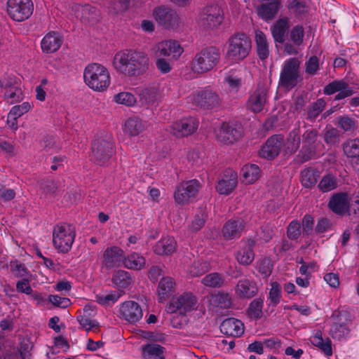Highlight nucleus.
I'll return each mask as SVG.
<instances>
[{
	"label": "nucleus",
	"instance_id": "nucleus-28",
	"mask_svg": "<svg viewBox=\"0 0 359 359\" xmlns=\"http://www.w3.org/2000/svg\"><path fill=\"white\" fill-rule=\"evenodd\" d=\"M158 51L161 56L166 57L172 55L173 57L177 58L183 53V48L178 41L168 40L162 41L158 44Z\"/></svg>",
	"mask_w": 359,
	"mask_h": 359
},
{
	"label": "nucleus",
	"instance_id": "nucleus-14",
	"mask_svg": "<svg viewBox=\"0 0 359 359\" xmlns=\"http://www.w3.org/2000/svg\"><path fill=\"white\" fill-rule=\"evenodd\" d=\"M196 304V297L191 292H184L178 297H172L167 311L168 313H173L179 310L180 314H185L194 310Z\"/></svg>",
	"mask_w": 359,
	"mask_h": 359
},
{
	"label": "nucleus",
	"instance_id": "nucleus-4",
	"mask_svg": "<svg viewBox=\"0 0 359 359\" xmlns=\"http://www.w3.org/2000/svg\"><path fill=\"white\" fill-rule=\"evenodd\" d=\"M252 48L250 38L243 32H237L228 40L226 56L233 60H243L247 57Z\"/></svg>",
	"mask_w": 359,
	"mask_h": 359
},
{
	"label": "nucleus",
	"instance_id": "nucleus-57",
	"mask_svg": "<svg viewBox=\"0 0 359 359\" xmlns=\"http://www.w3.org/2000/svg\"><path fill=\"white\" fill-rule=\"evenodd\" d=\"M350 332L348 325H332L330 330V336L334 339L341 340L346 337Z\"/></svg>",
	"mask_w": 359,
	"mask_h": 359
},
{
	"label": "nucleus",
	"instance_id": "nucleus-15",
	"mask_svg": "<svg viewBox=\"0 0 359 359\" xmlns=\"http://www.w3.org/2000/svg\"><path fill=\"white\" fill-rule=\"evenodd\" d=\"M76 18L86 25H95L100 22L101 13L95 6L88 4H76L73 7Z\"/></svg>",
	"mask_w": 359,
	"mask_h": 359
},
{
	"label": "nucleus",
	"instance_id": "nucleus-19",
	"mask_svg": "<svg viewBox=\"0 0 359 359\" xmlns=\"http://www.w3.org/2000/svg\"><path fill=\"white\" fill-rule=\"evenodd\" d=\"M119 311L123 318L130 323H135L139 321L143 316L140 305L134 301L123 302L121 305Z\"/></svg>",
	"mask_w": 359,
	"mask_h": 359
},
{
	"label": "nucleus",
	"instance_id": "nucleus-11",
	"mask_svg": "<svg viewBox=\"0 0 359 359\" xmlns=\"http://www.w3.org/2000/svg\"><path fill=\"white\" fill-rule=\"evenodd\" d=\"M223 20V13L217 4L205 6L200 13L198 24L205 30L217 28Z\"/></svg>",
	"mask_w": 359,
	"mask_h": 359
},
{
	"label": "nucleus",
	"instance_id": "nucleus-27",
	"mask_svg": "<svg viewBox=\"0 0 359 359\" xmlns=\"http://www.w3.org/2000/svg\"><path fill=\"white\" fill-rule=\"evenodd\" d=\"M236 292L241 299H250L258 292L256 283L248 279L240 280L236 285Z\"/></svg>",
	"mask_w": 359,
	"mask_h": 359
},
{
	"label": "nucleus",
	"instance_id": "nucleus-25",
	"mask_svg": "<svg viewBox=\"0 0 359 359\" xmlns=\"http://www.w3.org/2000/svg\"><path fill=\"white\" fill-rule=\"evenodd\" d=\"M245 223L243 219H230L224 225L222 234L225 239L232 240L239 238L243 231Z\"/></svg>",
	"mask_w": 359,
	"mask_h": 359
},
{
	"label": "nucleus",
	"instance_id": "nucleus-31",
	"mask_svg": "<svg viewBox=\"0 0 359 359\" xmlns=\"http://www.w3.org/2000/svg\"><path fill=\"white\" fill-rule=\"evenodd\" d=\"M177 243L172 237L161 238L154 246V252L159 255H169L172 254L176 249Z\"/></svg>",
	"mask_w": 359,
	"mask_h": 359
},
{
	"label": "nucleus",
	"instance_id": "nucleus-33",
	"mask_svg": "<svg viewBox=\"0 0 359 359\" xmlns=\"http://www.w3.org/2000/svg\"><path fill=\"white\" fill-rule=\"evenodd\" d=\"M255 41L259 58L262 60H266L269 57V50L266 36L263 32H256Z\"/></svg>",
	"mask_w": 359,
	"mask_h": 359
},
{
	"label": "nucleus",
	"instance_id": "nucleus-26",
	"mask_svg": "<svg viewBox=\"0 0 359 359\" xmlns=\"http://www.w3.org/2000/svg\"><path fill=\"white\" fill-rule=\"evenodd\" d=\"M280 5V1L262 4L257 7V15L265 21L272 20L278 14Z\"/></svg>",
	"mask_w": 359,
	"mask_h": 359
},
{
	"label": "nucleus",
	"instance_id": "nucleus-17",
	"mask_svg": "<svg viewBox=\"0 0 359 359\" xmlns=\"http://www.w3.org/2000/svg\"><path fill=\"white\" fill-rule=\"evenodd\" d=\"M268 88L264 83L257 84L256 90L249 97L247 107L254 113L262 111L267 99Z\"/></svg>",
	"mask_w": 359,
	"mask_h": 359
},
{
	"label": "nucleus",
	"instance_id": "nucleus-61",
	"mask_svg": "<svg viewBox=\"0 0 359 359\" xmlns=\"http://www.w3.org/2000/svg\"><path fill=\"white\" fill-rule=\"evenodd\" d=\"M341 133L336 128H326L324 133V141L327 144H334L339 142Z\"/></svg>",
	"mask_w": 359,
	"mask_h": 359
},
{
	"label": "nucleus",
	"instance_id": "nucleus-47",
	"mask_svg": "<svg viewBox=\"0 0 359 359\" xmlns=\"http://www.w3.org/2000/svg\"><path fill=\"white\" fill-rule=\"evenodd\" d=\"M335 125L344 132L354 131L358 128V121L347 116L337 117Z\"/></svg>",
	"mask_w": 359,
	"mask_h": 359
},
{
	"label": "nucleus",
	"instance_id": "nucleus-54",
	"mask_svg": "<svg viewBox=\"0 0 359 359\" xmlns=\"http://www.w3.org/2000/svg\"><path fill=\"white\" fill-rule=\"evenodd\" d=\"M271 285V288L269 294V306L271 304L273 306H276L280 303L281 298V286L276 281L272 282Z\"/></svg>",
	"mask_w": 359,
	"mask_h": 359
},
{
	"label": "nucleus",
	"instance_id": "nucleus-34",
	"mask_svg": "<svg viewBox=\"0 0 359 359\" xmlns=\"http://www.w3.org/2000/svg\"><path fill=\"white\" fill-rule=\"evenodd\" d=\"M301 183L304 188H311L316 185L320 177L319 172L308 168L303 170L300 173Z\"/></svg>",
	"mask_w": 359,
	"mask_h": 359
},
{
	"label": "nucleus",
	"instance_id": "nucleus-51",
	"mask_svg": "<svg viewBox=\"0 0 359 359\" xmlns=\"http://www.w3.org/2000/svg\"><path fill=\"white\" fill-rule=\"evenodd\" d=\"M207 218L205 210L203 208H199L196 213L189 229L193 232H197L205 225Z\"/></svg>",
	"mask_w": 359,
	"mask_h": 359
},
{
	"label": "nucleus",
	"instance_id": "nucleus-32",
	"mask_svg": "<svg viewBox=\"0 0 359 359\" xmlns=\"http://www.w3.org/2000/svg\"><path fill=\"white\" fill-rule=\"evenodd\" d=\"M254 246L255 241L250 240L247 245L236 252V259L240 264L248 266L253 262L255 259Z\"/></svg>",
	"mask_w": 359,
	"mask_h": 359
},
{
	"label": "nucleus",
	"instance_id": "nucleus-40",
	"mask_svg": "<svg viewBox=\"0 0 359 359\" xmlns=\"http://www.w3.org/2000/svg\"><path fill=\"white\" fill-rule=\"evenodd\" d=\"M301 138L299 133V129L292 130L288 134L286 142V153L294 154L299 148Z\"/></svg>",
	"mask_w": 359,
	"mask_h": 359
},
{
	"label": "nucleus",
	"instance_id": "nucleus-44",
	"mask_svg": "<svg viewBox=\"0 0 359 359\" xmlns=\"http://www.w3.org/2000/svg\"><path fill=\"white\" fill-rule=\"evenodd\" d=\"M337 186V180L335 176L332 174H327L323 177L318 184V188L321 192L325 193L335 189Z\"/></svg>",
	"mask_w": 359,
	"mask_h": 359
},
{
	"label": "nucleus",
	"instance_id": "nucleus-45",
	"mask_svg": "<svg viewBox=\"0 0 359 359\" xmlns=\"http://www.w3.org/2000/svg\"><path fill=\"white\" fill-rule=\"evenodd\" d=\"M139 96L142 105H153L157 100V91L153 88H147L140 91Z\"/></svg>",
	"mask_w": 359,
	"mask_h": 359
},
{
	"label": "nucleus",
	"instance_id": "nucleus-6",
	"mask_svg": "<svg viewBox=\"0 0 359 359\" xmlns=\"http://www.w3.org/2000/svg\"><path fill=\"white\" fill-rule=\"evenodd\" d=\"M114 153V142L111 137L98 138L92 142L90 161L99 165H104Z\"/></svg>",
	"mask_w": 359,
	"mask_h": 359
},
{
	"label": "nucleus",
	"instance_id": "nucleus-30",
	"mask_svg": "<svg viewBox=\"0 0 359 359\" xmlns=\"http://www.w3.org/2000/svg\"><path fill=\"white\" fill-rule=\"evenodd\" d=\"M175 283L170 277H163L158 286V302L163 303L168 299L174 292Z\"/></svg>",
	"mask_w": 359,
	"mask_h": 359
},
{
	"label": "nucleus",
	"instance_id": "nucleus-36",
	"mask_svg": "<svg viewBox=\"0 0 359 359\" xmlns=\"http://www.w3.org/2000/svg\"><path fill=\"white\" fill-rule=\"evenodd\" d=\"M263 299L260 297L255 299L250 302L248 308L247 309V315L249 318L255 320L261 319L263 316Z\"/></svg>",
	"mask_w": 359,
	"mask_h": 359
},
{
	"label": "nucleus",
	"instance_id": "nucleus-16",
	"mask_svg": "<svg viewBox=\"0 0 359 359\" xmlns=\"http://www.w3.org/2000/svg\"><path fill=\"white\" fill-rule=\"evenodd\" d=\"M284 144V137L281 135H273L269 137L259 151V156L268 160L277 157Z\"/></svg>",
	"mask_w": 359,
	"mask_h": 359
},
{
	"label": "nucleus",
	"instance_id": "nucleus-10",
	"mask_svg": "<svg viewBox=\"0 0 359 359\" xmlns=\"http://www.w3.org/2000/svg\"><path fill=\"white\" fill-rule=\"evenodd\" d=\"M153 15L158 26L163 29L175 30L180 26V17L177 11L168 6H156L153 11Z\"/></svg>",
	"mask_w": 359,
	"mask_h": 359
},
{
	"label": "nucleus",
	"instance_id": "nucleus-53",
	"mask_svg": "<svg viewBox=\"0 0 359 359\" xmlns=\"http://www.w3.org/2000/svg\"><path fill=\"white\" fill-rule=\"evenodd\" d=\"M202 282L208 287H219L224 284V280L219 273H211L205 276Z\"/></svg>",
	"mask_w": 359,
	"mask_h": 359
},
{
	"label": "nucleus",
	"instance_id": "nucleus-41",
	"mask_svg": "<svg viewBox=\"0 0 359 359\" xmlns=\"http://www.w3.org/2000/svg\"><path fill=\"white\" fill-rule=\"evenodd\" d=\"M287 8L299 20L303 19L308 13L307 5L303 1L292 0L288 3Z\"/></svg>",
	"mask_w": 359,
	"mask_h": 359
},
{
	"label": "nucleus",
	"instance_id": "nucleus-3",
	"mask_svg": "<svg viewBox=\"0 0 359 359\" xmlns=\"http://www.w3.org/2000/svg\"><path fill=\"white\" fill-rule=\"evenodd\" d=\"M219 60L220 51L218 48L205 47L195 55L191 62V68L195 73L204 74L216 67Z\"/></svg>",
	"mask_w": 359,
	"mask_h": 359
},
{
	"label": "nucleus",
	"instance_id": "nucleus-46",
	"mask_svg": "<svg viewBox=\"0 0 359 359\" xmlns=\"http://www.w3.org/2000/svg\"><path fill=\"white\" fill-rule=\"evenodd\" d=\"M210 269V264L206 261H195L189 268V273L191 276L198 277Z\"/></svg>",
	"mask_w": 359,
	"mask_h": 359
},
{
	"label": "nucleus",
	"instance_id": "nucleus-52",
	"mask_svg": "<svg viewBox=\"0 0 359 359\" xmlns=\"http://www.w3.org/2000/svg\"><path fill=\"white\" fill-rule=\"evenodd\" d=\"M311 344L318 347L327 356L332 355V342L329 338L324 341L323 337H312L311 339Z\"/></svg>",
	"mask_w": 359,
	"mask_h": 359
},
{
	"label": "nucleus",
	"instance_id": "nucleus-56",
	"mask_svg": "<svg viewBox=\"0 0 359 359\" xmlns=\"http://www.w3.org/2000/svg\"><path fill=\"white\" fill-rule=\"evenodd\" d=\"M304 37V29L301 25H297L292 27L290 32V40L295 46H299L303 43Z\"/></svg>",
	"mask_w": 359,
	"mask_h": 359
},
{
	"label": "nucleus",
	"instance_id": "nucleus-22",
	"mask_svg": "<svg viewBox=\"0 0 359 359\" xmlns=\"http://www.w3.org/2000/svg\"><path fill=\"white\" fill-rule=\"evenodd\" d=\"M124 251L118 246L107 248L103 255V263L104 266L109 269L119 266V264L124 259Z\"/></svg>",
	"mask_w": 359,
	"mask_h": 359
},
{
	"label": "nucleus",
	"instance_id": "nucleus-12",
	"mask_svg": "<svg viewBox=\"0 0 359 359\" xmlns=\"http://www.w3.org/2000/svg\"><path fill=\"white\" fill-rule=\"evenodd\" d=\"M6 11L14 21L22 22L32 15L34 4L32 0H8Z\"/></svg>",
	"mask_w": 359,
	"mask_h": 359
},
{
	"label": "nucleus",
	"instance_id": "nucleus-50",
	"mask_svg": "<svg viewBox=\"0 0 359 359\" xmlns=\"http://www.w3.org/2000/svg\"><path fill=\"white\" fill-rule=\"evenodd\" d=\"M11 271L12 274L16 278H29L31 273L25 264L21 263L18 260L12 261L10 264Z\"/></svg>",
	"mask_w": 359,
	"mask_h": 359
},
{
	"label": "nucleus",
	"instance_id": "nucleus-58",
	"mask_svg": "<svg viewBox=\"0 0 359 359\" xmlns=\"http://www.w3.org/2000/svg\"><path fill=\"white\" fill-rule=\"evenodd\" d=\"M33 348V344L32 342L26 339H23L20 344V348L17 349H14L13 351L19 354L22 359H30L31 353L30 351Z\"/></svg>",
	"mask_w": 359,
	"mask_h": 359
},
{
	"label": "nucleus",
	"instance_id": "nucleus-7",
	"mask_svg": "<svg viewBox=\"0 0 359 359\" xmlns=\"http://www.w3.org/2000/svg\"><path fill=\"white\" fill-rule=\"evenodd\" d=\"M300 62L297 57L286 60L280 74L279 86L285 88L292 89L302 81L299 74Z\"/></svg>",
	"mask_w": 359,
	"mask_h": 359
},
{
	"label": "nucleus",
	"instance_id": "nucleus-24",
	"mask_svg": "<svg viewBox=\"0 0 359 359\" xmlns=\"http://www.w3.org/2000/svg\"><path fill=\"white\" fill-rule=\"evenodd\" d=\"M63 43V37L55 32H50L43 38L41 46L43 52L52 53L56 52Z\"/></svg>",
	"mask_w": 359,
	"mask_h": 359
},
{
	"label": "nucleus",
	"instance_id": "nucleus-20",
	"mask_svg": "<svg viewBox=\"0 0 359 359\" xmlns=\"http://www.w3.org/2000/svg\"><path fill=\"white\" fill-rule=\"evenodd\" d=\"M172 133L177 137L190 135L198 128L196 120L192 117L182 118L172 125Z\"/></svg>",
	"mask_w": 359,
	"mask_h": 359
},
{
	"label": "nucleus",
	"instance_id": "nucleus-55",
	"mask_svg": "<svg viewBox=\"0 0 359 359\" xmlns=\"http://www.w3.org/2000/svg\"><path fill=\"white\" fill-rule=\"evenodd\" d=\"M332 318L334 319L332 325H347L351 322V313L346 310L337 309L333 311Z\"/></svg>",
	"mask_w": 359,
	"mask_h": 359
},
{
	"label": "nucleus",
	"instance_id": "nucleus-64",
	"mask_svg": "<svg viewBox=\"0 0 359 359\" xmlns=\"http://www.w3.org/2000/svg\"><path fill=\"white\" fill-rule=\"evenodd\" d=\"M301 235V224L297 220L292 221L287 228V236L290 240H296Z\"/></svg>",
	"mask_w": 359,
	"mask_h": 359
},
{
	"label": "nucleus",
	"instance_id": "nucleus-60",
	"mask_svg": "<svg viewBox=\"0 0 359 359\" xmlns=\"http://www.w3.org/2000/svg\"><path fill=\"white\" fill-rule=\"evenodd\" d=\"M5 97L13 99L15 102H18L22 99V93L20 88L13 86L11 82L5 83Z\"/></svg>",
	"mask_w": 359,
	"mask_h": 359
},
{
	"label": "nucleus",
	"instance_id": "nucleus-29",
	"mask_svg": "<svg viewBox=\"0 0 359 359\" xmlns=\"http://www.w3.org/2000/svg\"><path fill=\"white\" fill-rule=\"evenodd\" d=\"M343 150L348 158H351V164L359 170V139L348 140L343 144Z\"/></svg>",
	"mask_w": 359,
	"mask_h": 359
},
{
	"label": "nucleus",
	"instance_id": "nucleus-18",
	"mask_svg": "<svg viewBox=\"0 0 359 359\" xmlns=\"http://www.w3.org/2000/svg\"><path fill=\"white\" fill-rule=\"evenodd\" d=\"M329 208L336 215H344L350 210L348 194L338 192L334 194L328 202Z\"/></svg>",
	"mask_w": 359,
	"mask_h": 359
},
{
	"label": "nucleus",
	"instance_id": "nucleus-42",
	"mask_svg": "<svg viewBox=\"0 0 359 359\" xmlns=\"http://www.w3.org/2000/svg\"><path fill=\"white\" fill-rule=\"evenodd\" d=\"M325 101L323 98L318 99L310 104L306 109V119L314 121L325 107Z\"/></svg>",
	"mask_w": 359,
	"mask_h": 359
},
{
	"label": "nucleus",
	"instance_id": "nucleus-48",
	"mask_svg": "<svg viewBox=\"0 0 359 359\" xmlns=\"http://www.w3.org/2000/svg\"><path fill=\"white\" fill-rule=\"evenodd\" d=\"M39 189L46 196H54L57 190V186L52 179L44 178L38 181Z\"/></svg>",
	"mask_w": 359,
	"mask_h": 359
},
{
	"label": "nucleus",
	"instance_id": "nucleus-38",
	"mask_svg": "<svg viewBox=\"0 0 359 359\" xmlns=\"http://www.w3.org/2000/svg\"><path fill=\"white\" fill-rule=\"evenodd\" d=\"M165 351L163 346L156 344H147L142 346V356L144 359H156Z\"/></svg>",
	"mask_w": 359,
	"mask_h": 359
},
{
	"label": "nucleus",
	"instance_id": "nucleus-5",
	"mask_svg": "<svg viewBox=\"0 0 359 359\" xmlns=\"http://www.w3.org/2000/svg\"><path fill=\"white\" fill-rule=\"evenodd\" d=\"M316 129H307L302 134V147L297 157L298 161L304 163L317 157V149L320 144Z\"/></svg>",
	"mask_w": 359,
	"mask_h": 359
},
{
	"label": "nucleus",
	"instance_id": "nucleus-59",
	"mask_svg": "<svg viewBox=\"0 0 359 359\" xmlns=\"http://www.w3.org/2000/svg\"><path fill=\"white\" fill-rule=\"evenodd\" d=\"M184 191L189 194V198H195L198 192L201 184L197 180L184 182L181 184Z\"/></svg>",
	"mask_w": 359,
	"mask_h": 359
},
{
	"label": "nucleus",
	"instance_id": "nucleus-49",
	"mask_svg": "<svg viewBox=\"0 0 359 359\" xmlns=\"http://www.w3.org/2000/svg\"><path fill=\"white\" fill-rule=\"evenodd\" d=\"M91 313L83 314V316H77V320L83 329L89 332L93 330L95 332L100 331L99 323L96 320H93L90 318Z\"/></svg>",
	"mask_w": 359,
	"mask_h": 359
},
{
	"label": "nucleus",
	"instance_id": "nucleus-39",
	"mask_svg": "<svg viewBox=\"0 0 359 359\" xmlns=\"http://www.w3.org/2000/svg\"><path fill=\"white\" fill-rule=\"evenodd\" d=\"M111 281L118 287L125 289L131 284L132 278L130 273L118 270L114 273Z\"/></svg>",
	"mask_w": 359,
	"mask_h": 359
},
{
	"label": "nucleus",
	"instance_id": "nucleus-63",
	"mask_svg": "<svg viewBox=\"0 0 359 359\" xmlns=\"http://www.w3.org/2000/svg\"><path fill=\"white\" fill-rule=\"evenodd\" d=\"M114 101L118 104L132 106L135 102V96L128 92H121L114 95Z\"/></svg>",
	"mask_w": 359,
	"mask_h": 359
},
{
	"label": "nucleus",
	"instance_id": "nucleus-2",
	"mask_svg": "<svg viewBox=\"0 0 359 359\" xmlns=\"http://www.w3.org/2000/svg\"><path fill=\"white\" fill-rule=\"evenodd\" d=\"M83 79L86 84L96 91H103L110 84L109 71L98 63H91L86 67Z\"/></svg>",
	"mask_w": 359,
	"mask_h": 359
},
{
	"label": "nucleus",
	"instance_id": "nucleus-9",
	"mask_svg": "<svg viewBox=\"0 0 359 359\" xmlns=\"http://www.w3.org/2000/svg\"><path fill=\"white\" fill-rule=\"evenodd\" d=\"M75 235V231L71 225H56L53 233L55 248L60 252H68L72 248Z\"/></svg>",
	"mask_w": 359,
	"mask_h": 359
},
{
	"label": "nucleus",
	"instance_id": "nucleus-43",
	"mask_svg": "<svg viewBox=\"0 0 359 359\" xmlns=\"http://www.w3.org/2000/svg\"><path fill=\"white\" fill-rule=\"evenodd\" d=\"M124 266L130 269L140 270L145 264V259L137 253H133L123 259Z\"/></svg>",
	"mask_w": 359,
	"mask_h": 359
},
{
	"label": "nucleus",
	"instance_id": "nucleus-21",
	"mask_svg": "<svg viewBox=\"0 0 359 359\" xmlns=\"http://www.w3.org/2000/svg\"><path fill=\"white\" fill-rule=\"evenodd\" d=\"M237 173L231 169H226L224 175L216 186L217 191L220 194L229 195L237 186Z\"/></svg>",
	"mask_w": 359,
	"mask_h": 359
},
{
	"label": "nucleus",
	"instance_id": "nucleus-62",
	"mask_svg": "<svg viewBox=\"0 0 359 359\" xmlns=\"http://www.w3.org/2000/svg\"><path fill=\"white\" fill-rule=\"evenodd\" d=\"M130 4V0H114L110 3L109 8L111 13L118 14L128 10Z\"/></svg>",
	"mask_w": 359,
	"mask_h": 359
},
{
	"label": "nucleus",
	"instance_id": "nucleus-1",
	"mask_svg": "<svg viewBox=\"0 0 359 359\" xmlns=\"http://www.w3.org/2000/svg\"><path fill=\"white\" fill-rule=\"evenodd\" d=\"M113 66L117 72L126 76H140L148 71L149 58L144 52L125 49L115 54Z\"/></svg>",
	"mask_w": 359,
	"mask_h": 359
},
{
	"label": "nucleus",
	"instance_id": "nucleus-37",
	"mask_svg": "<svg viewBox=\"0 0 359 359\" xmlns=\"http://www.w3.org/2000/svg\"><path fill=\"white\" fill-rule=\"evenodd\" d=\"M260 168L255 164L245 165L241 169V175L247 184H252L259 177Z\"/></svg>",
	"mask_w": 359,
	"mask_h": 359
},
{
	"label": "nucleus",
	"instance_id": "nucleus-23",
	"mask_svg": "<svg viewBox=\"0 0 359 359\" xmlns=\"http://www.w3.org/2000/svg\"><path fill=\"white\" fill-rule=\"evenodd\" d=\"M290 27V22L288 18L283 17L276 20L271 27V32L274 41L281 44L284 43L285 36Z\"/></svg>",
	"mask_w": 359,
	"mask_h": 359
},
{
	"label": "nucleus",
	"instance_id": "nucleus-8",
	"mask_svg": "<svg viewBox=\"0 0 359 359\" xmlns=\"http://www.w3.org/2000/svg\"><path fill=\"white\" fill-rule=\"evenodd\" d=\"M244 135V128L238 121L223 122L217 134V140L224 144H233L240 140Z\"/></svg>",
	"mask_w": 359,
	"mask_h": 359
},
{
	"label": "nucleus",
	"instance_id": "nucleus-35",
	"mask_svg": "<svg viewBox=\"0 0 359 359\" xmlns=\"http://www.w3.org/2000/svg\"><path fill=\"white\" fill-rule=\"evenodd\" d=\"M125 130L132 136H136L146 128V124L138 117L129 118L125 123Z\"/></svg>",
	"mask_w": 359,
	"mask_h": 359
},
{
	"label": "nucleus",
	"instance_id": "nucleus-13",
	"mask_svg": "<svg viewBox=\"0 0 359 359\" xmlns=\"http://www.w3.org/2000/svg\"><path fill=\"white\" fill-rule=\"evenodd\" d=\"M195 104L203 109L211 110L221 105L222 100L217 92L205 88L194 97Z\"/></svg>",
	"mask_w": 359,
	"mask_h": 359
}]
</instances>
